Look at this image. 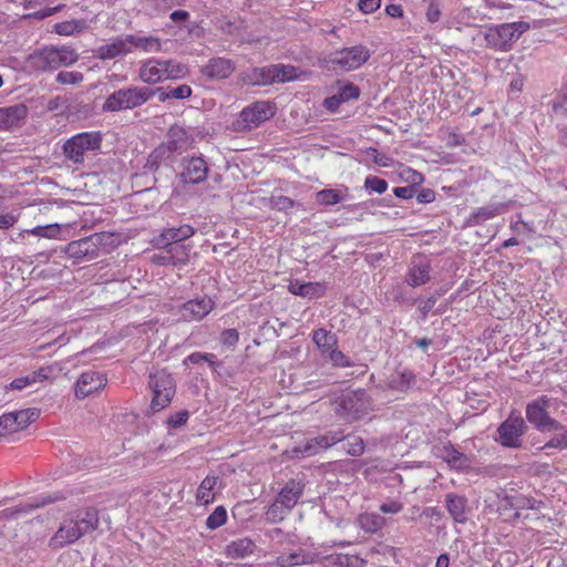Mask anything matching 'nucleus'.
Segmentation results:
<instances>
[{"label":"nucleus","mask_w":567,"mask_h":567,"mask_svg":"<svg viewBox=\"0 0 567 567\" xmlns=\"http://www.w3.org/2000/svg\"><path fill=\"white\" fill-rule=\"evenodd\" d=\"M317 202L321 205L331 206L341 203L347 198V189L328 188L317 193Z\"/></svg>","instance_id":"37"},{"label":"nucleus","mask_w":567,"mask_h":567,"mask_svg":"<svg viewBox=\"0 0 567 567\" xmlns=\"http://www.w3.org/2000/svg\"><path fill=\"white\" fill-rule=\"evenodd\" d=\"M85 28L84 20L62 21L54 24V31L60 35H73Z\"/></svg>","instance_id":"44"},{"label":"nucleus","mask_w":567,"mask_h":567,"mask_svg":"<svg viewBox=\"0 0 567 567\" xmlns=\"http://www.w3.org/2000/svg\"><path fill=\"white\" fill-rule=\"evenodd\" d=\"M549 432H554V435L543 446V449H558V450L567 449V430L565 429L564 425H561L558 422V426H550Z\"/></svg>","instance_id":"41"},{"label":"nucleus","mask_w":567,"mask_h":567,"mask_svg":"<svg viewBox=\"0 0 567 567\" xmlns=\"http://www.w3.org/2000/svg\"><path fill=\"white\" fill-rule=\"evenodd\" d=\"M527 426L520 415L511 414L497 429L496 441L505 447L518 449L522 446V436Z\"/></svg>","instance_id":"11"},{"label":"nucleus","mask_w":567,"mask_h":567,"mask_svg":"<svg viewBox=\"0 0 567 567\" xmlns=\"http://www.w3.org/2000/svg\"><path fill=\"white\" fill-rule=\"evenodd\" d=\"M188 417H189L188 411L182 410L179 412L172 414L167 420V424H168V426H171L173 429H177V427H181L182 425L186 424Z\"/></svg>","instance_id":"60"},{"label":"nucleus","mask_w":567,"mask_h":567,"mask_svg":"<svg viewBox=\"0 0 567 567\" xmlns=\"http://www.w3.org/2000/svg\"><path fill=\"white\" fill-rule=\"evenodd\" d=\"M359 526L367 533H375L384 526V518L375 513H363L358 517Z\"/></svg>","instance_id":"38"},{"label":"nucleus","mask_w":567,"mask_h":567,"mask_svg":"<svg viewBox=\"0 0 567 567\" xmlns=\"http://www.w3.org/2000/svg\"><path fill=\"white\" fill-rule=\"evenodd\" d=\"M551 399L547 395H540L529 402L526 406V419L540 432H549L550 426H558V422L548 415Z\"/></svg>","instance_id":"13"},{"label":"nucleus","mask_w":567,"mask_h":567,"mask_svg":"<svg viewBox=\"0 0 567 567\" xmlns=\"http://www.w3.org/2000/svg\"><path fill=\"white\" fill-rule=\"evenodd\" d=\"M401 177L405 181V182H409L412 184V186L414 185H419L423 182V176L421 173L410 168V167H406L402 171L401 173Z\"/></svg>","instance_id":"61"},{"label":"nucleus","mask_w":567,"mask_h":567,"mask_svg":"<svg viewBox=\"0 0 567 567\" xmlns=\"http://www.w3.org/2000/svg\"><path fill=\"white\" fill-rule=\"evenodd\" d=\"M499 214H501V205L483 206L472 213V215L470 217V221L473 225H480L488 219L496 217Z\"/></svg>","instance_id":"40"},{"label":"nucleus","mask_w":567,"mask_h":567,"mask_svg":"<svg viewBox=\"0 0 567 567\" xmlns=\"http://www.w3.org/2000/svg\"><path fill=\"white\" fill-rule=\"evenodd\" d=\"M312 341L322 355H326L337 344V337L323 328L312 331Z\"/></svg>","instance_id":"35"},{"label":"nucleus","mask_w":567,"mask_h":567,"mask_svg":"<svg viewBox=\"0 0 567 567\" xmlns=\"http://www.w3.org/2000/svg\"><path fill=\"white\" fill-rule=\"evenodd\" d=\"M445 507L455 523H466L468 514V501L465 496L455 493H447L445 495Z\"/></svg>","instance_id":"24"},{"label":"nucleus","mask_w":567,"mask_h":567,"mask_svg":"<svg viewBox=\"0 0 567 567\" xmlns=\"http://www.w3.org/2000/svg\"><path fill=\"white\" fill-rule=\"evenodd\" d=\"M172 258V266L185 265L189 259L190 247L185 244L163 245Z\"/></svg>","instance_id":"36"},{"label":"nucleus","mask_w":567,"mask_h":567,"mask_svg":"<svg viewBox=\"0 0 567 567\" xmlns=\"http://www.w3.org/2000/svg\"><path fill=\"white\" fill-rule=\"evenodd\" d=\"M130 53V47L126 41V35L111 39L110 42L99 47L96 50L97 58L102 60H111L118 56H124Z\"/></svg>","instance_id":"26"},{"label":"nucleus","mask_w":567,"mask_h":567,"mask_svg":"<svg viewBox=\"0 0 567 567\" xmlns=\"http://www.w3.org/2000/svg\"><path fill=\"white\" fill-rule=\"evenodd\" d=\"M240 80L248 85H270L276 83L274 64L264 68H251L240 73Z\"/></svg>","instance_id":"22"},{"label":"nucleus","mask_w":567,"mask_h":567,"mask_svg":"<svg viewBox=\"0 0 567 567\" xmlns=\"http://www.w3.org/2000/svg\"><path fill=\"white\" fill-rule=\"evenodd\" d=\"M316 555L303 549H299L289 554H282L276 558L275 564L278 567H293L305 564H312Z\"/></svg>","instance_id":"30"},{"label":"nucleus","mask_w":567,"mask_h":567,"mask_svg":"<svg viewBox=\"0 0 567 567\" xmlns=\"http://www.w3.org/2000/svg\"><path fill=\"white\" fill-rule=\"evenodd\" d=\"M188 69L175 60L148 59L140 68L138 76L147 84H156L166 80L183 79Z\"/></svg>","instance_id":"3"},{"label":"nucleus","mask_w":567,"mask_h":567,"mask_svg":"<svg viewBox=\"0 0 567 567\" xmlns=\"http://www.w3.org/2000/svg\"><path fill=\"white\" fill-rule=\"evenodd\" d=\"M199 364L202 362H207L212 368L216 365L215 354L205 353V352H193L186 357L184 363Z\"/></svg>","instance_id":"56"},{"label":"nucleus","mask_w":567,"mask_h":567,"mask_svg":"<svg viewBox=\"0 0 567 567\" xmlns=\"http://www.w3.org/2000/svg\"><path fill=\"white\" fill-rule=\"evenodd\" d=\"M14 432H17V425H14L12 412L2 414L0 416V436Z\"/></svg>","instance_id":"57"},{"label":"nucleus","mask_w":567,"mask_h":567,"mask_svg":"<svg viewBox=\"0 0 567 567\" xmlns=\"http://www.w3.org/2000/svg\"><path fill=\"white\" fill-rule=\"evenodd\" d=\"M425 19L430 23L440 21L442 17L443 0H422Z\"/></svg>","instance_id":"43"},{"label":"nucleus","mask_w":567,"mask_h":567,"mask_svg":"<svg viewBox=\"0 0 567 567\" xmlns=\"http://www.w3.org/2000/svg\"><path fill=\"white\" fill-rule=\"evenodd\" d=\"M372 410V399L363 389L342 393L337 401L336 408L337 414L349 422L367 416Z\"/></svg>","instance_id":"5"},{"label":"nucleus","mask_w":567,"mask_h":567,"mask_svg":"<svg viewBox=\"0 0 567 567\" xmlns=\"http://www.w3.org/2000/svg\"><path fill=\"white\" fill-rule=\"evenodd\" d=\"M431 266L426 260L413 261L409 268L406 282L411 287H419L430 281Z\"/></svg>","instance_id":"29"},{"label":"nucleus","mask_w":567,"mask_h":567,"mask_svg":"<svg viewBox=\"0 0 567 567\" xmlns=\"http://www.w3.org/2000/svg\"><path fill=\"white\" fill-rule=\"evenodd\" d=\"M126 41L130 47V53L142 51L145 53L159 52L162 50L161 39L154 35H146L142 32L126 34Z\"/></svg>","instance_id":"23"},{"label":"nucleus","mask_w":567,"mask_h":567,"mask_svg":"<svg viewBox=\"0 0 567 567\" xmlns=\"http://www.w3.org/2000/svg\"><path fill=\"white\" fill-rule=\"evenodd\" d=\"M14 417V425H17V432L25 429L29 424H31L38 416V413L34 410H20L12 412Z\"/></svg>","instance_id":"48"},{"label":"nucleus","mask_w":567,"mask_h":567,"mask_svg":"<svg viewBox=\"0 0 567 567\" xmlns=\"http://www.w3.org/2000/svg\"><path fill=\"white\" fill-rule=\"evenodd\" d=\"M276 83H285L300 79L298 68L288 64H274Z\"/></svg>","instance_id":"39"},{"label":"nucleus","mask_w":567,"mask_h":567,"mask_svg":"<svg viewBox=\"0 0 567 567\" xmlns=\"http://www.w3.org/2000/svg\"><path fill=\"white\" fill-rule=\"evenodd\" d=\"M107 383L106 375L95 370H89L80 374L74 393L78 399H84L102 390Z\"/></svg>","instance_id":"16"},{"label":"nucleus","mask_w":567,"mask_h":567,"mask_svg":"<svg viewBox=\"0 0 567 567\" xmlns=\"http://www.w3.org/2000/svg\"><path fill=\"white\" fill-rule=\"evenodd\" d=\"M256 549L255 543L247 537L238 538L227 544L225 554L233 559L245 558Z\"/></svg>","instance_id":"31"},{"label":"nucleus","mask_w":567,"mask_h":567,"mask_svg":"<svg viewBox=\"0 0 567 567\" xmlns=\"http://www.w3.org/2000/svg\"><path fill=\"white\" fill-rule=\"evenodd\" d=\"M219 340L225 347L233 348L239 341V333L236 329H226L220 333Z\"/></svg>","instance_id":"59"},{"label":"nucleus","mask_w":567,"mask_h":567,"mask_svg":"<svg viewBox=\"0 0 567 567\" xmlns=\"http://www.w3.org/2000/svg\"><path fill=\"white\" fill-rule=\"evenodd\" d=\"M370 58L369 50L362 45L344 48L331 53L327 64L333 71L348 72L360 68Z\"/></svg>","instance_id":"9"},{"label":"nucleus","mask_w":567,"mask_h":567,"mask_svg":"<svg viewBox=\"0 0 567 567\" xmlns=\"http://www.w3.org/2000/svg\"><path fill=\"white\" fill-rule=\"evenodd\" d=\"M101 144L102 134L100 132H82L66 140L62 148L68 161L73 164H82L85 153L97 151Z\"/></svg>","instance_id":"7"},{"label":"nucleus","mask_w":567,"mask_h":567,"mask_svg":"<svg viewBox=\"0 0 567 567\" xmlns=\"http://www.w3.org/2000/svg\"><path fill=\"white\" fill-rule=\"evenodd\" d=\"M63 7H64L63 4H59V6L52 7V8H43L41 10L34 11V12L28 14L27 17L38 19V20H43L48 17L53 16L54 13L60 11Z\"/></svg>","instance_id":"63"},{"label":"nucleus","mask_w":567,"mask_h":567,"mask_svg":"<svg viewBox=\"0 0 567 567\" xmlns=\"http://www.w3.org/2000/svg\"><path fill=\"white\" fill-rule=\"evenodd\" d=\"M381 6V0H359V10L365 14L373 13Z\"/></svg>","instance_id":"64"},{"label":"nucleus","mask_w":567,"mask_h":567,"mask_svg":"<svg viewBox=\"0 0 567 567\" xmlns=\"http://www.w3.org/2000/svg\"><path fill=\"white\" fill-rule=\"evenodd\" d=\"M78 59L79 54L71 47L49 45L31 53L28 63L35 71H54L61 66L72 65Z\"/></svg>","instance_id":"2"},{"label":"nucleus","mask_w":567,"mask_h":567,"mask_svg":"<svg viewBox=\"0 0 567 567\" xmlns=\"http://www.w3.org/2000/svg\"><path fill=\"white\" fill-rule=\"evenodd\" d=\"M148 385L153 398L151 409L154 412L165 409L173 400L176 385L171 373L166 370H158L150 374Z\"/></svg>","instance_id":"8"},{"label":"nucleus","mask_w":567,"mask_h":567,"mask_svg":"<svg viewBox=\"0 0 567 567\" xmlns=\"http://www.w3.org/2000/svg\"><path fill=\"white\" fill-rule=\"evenodd\" d=\"M440 456L453 468L462 470L470 465L465 454L454 449L452 444H446L440 450Z\"/></svg>","instance_id":"33"},{"label":"nucleus","mask_w":567,"mask_h":567,"mask_svg":"<svg viewBox=\"0 0 567 567\" xmlns=\"http://www.w3.org/2000/svg\"><path fill=\"white\" fill-rule=\"evenodd\" d=\"M336 93L323 100L322 105L330 113H336L341 104L354 101L360 97V89L352 82L338 80L336 82Z\"/></svg>","instance_id":"15"},{"label":"nucleus","mask_w":567,"mask_h":567,"mask_svg":"<svg viewBox=\"0 0 567 567\" xmlns=\"http://www.w3.org/2000/svg\"><path fill=\"white\" fill-rule=\"evenodd\" d=\"M99 513L95 508L78 512L73 517L64 518L59 529L51 537L52 548H62L79 540L99 527Z\"/></svg>","instance_id":"1"},{"label":"nucleus","mask_w":567,"mask_h":567,"mask_svg":"<svg viewBox=\"0 0 567 567\" xmlns=\"http://www.w3.org/2000/svg\"><path fill=\"white\" fill-rule=\"evenodd\" d=\"M215 308V301L208 297H198L184 302L178 308V316L183 321H200Z\"/></svg>","instance_id":"14"},{"label":"nucleus","mask_w":567,"mask_h":567,"mask_svg":"<svg viewBox=\"0 0 567 567\" xmlns=\"http://www.w3.org/2000/svg\"><path fill=\"white\" fill-rule=\"evenodd\" d=\"M364 188L370 193L383 194L388 189V182L373 175L364 179Z\"/></svg>","instance_id":"53"},{"label":"nucleus","mask_w":567,"mask_h":567,"mask_svg":"<svg viewBox=\"0 0 567 567\" xmlns=\"http://www.w3.org/2000/svg\"><path fill=\"white\" fill-rule=\"evenodd\" d=\"M324 357L328 358L336 367L347 368L353 365L352 361L336 347H333Z\"/></svg>","instance_id":"54"},{"label":"nucleus","mask_w":567,"mask_h":567,"mask_svg":"<svg viewBox=\"0 0 567 567\" xmlns=\"http://www.w3.org/2000/svg\"><path fill=\"white\" fill-rule=\"evenodd\" d=\"M342 439V431L329 432L327 434L309 439L303 445L298 446L296 452L302 454L303 456H312L320 453L321 451L329 449L338 442H341Z\"/></svg>","instance_id":"17"},{"label":"nucleus","mask_w":567,"mask_h":567,"mask_svg":"<svg viewBox=\"0 0 567 567\" xmlns=\"http://www.w3.org/2000/svg\"><path fill=\"white\" fill-rule=\"evenodd\" d=\"M159 93V101L164 102L168 99H175V100H184L192 95V89L187 84H181L177 87L169 89L167 91H162L158 89Z\"/></svg>","instance_id":"46"},{"label":"nucleus","mask_w":567,"mask_h":567,"mask_svg":"<svg viewBox=\"0 0 567 567\" xmlns=\"http://www.w3.org/2000/svg\"><path fill=\"white\" fill-rule=\"evenodd\" d=\"M195 235V228L188 224L179 225L177 227H169L162 230V233L153 239L155 247H162L169 244H182V241Z\"/></svg>","instance_id":"19"},{"label":"nucleus","mask_w":567,"mask_h":567,"mask_svg":"<svg viewBox=\"0 0 567 567\" xmlns=\"http://www.w3.org/2000/svg\"><path fill=\"white\" fill-rule=\"evenodd\" d=\"M227 520V512L224 506H218L215 511L207 517L206 526L209 529H216L223 526Z\"/></svg>","instance_id":"50"},{"label":"nucleus","mask_w":567,"mask_h":567,"mask_svg":"<svg viewBox=\"0 0 567 567\" xmlns=\"http://www.w3.org/2000/svg\"><path fill=\"white\" fill-rule=\"evenodd\" d=\"M528 29L529 23L525 21L503 23L489 28L485 33V40L489 48L498 51H507Z\"/></svg>","instance_id":"6"},{"label":"nucleus","mask_w":567,"mask_h":567,"mask_svg":"<svg viewBox=\"0 0 567 567\" xmlns=\"http://www.w3.org/2000/svg\"><path fill=\"white\" fill-rule=\"evenodd\" d=\"M155 91L145 86H127L111 93L103 103L104 112H121L142 106L154 96Z\"/></svg>","instance_id":"4"},{"label":"nucleus","mask_w":567,"mask_h":567,"mask_svg":"<svg viewBox=\"0 0 567 567\" xmlns=\"http://www.w3.org/2000/svg\"><path fill=\"white\" fill-rule=\"evenodd\" d=\"M219 478L217 476H206L199 484L196 493V499L203 505L214 502L216 495V486Z\"/></svg>","instance_id":"34"},{"label":"nucleus","mask_w":567,"mask_h":567,"mask_svg":"<svg viewBox=\"0 0 567 567\" xmlns=\"http://www.w3.org/2000/svg\"><path fill=\"white\" fill-rule=\"evenodd\" d=\"M84 76L78 71H61L56 74V82L60 84H78L83 81Z\"/></svg>","instance_id":"55"},{"label":"nucleus","mask_w":567,"mask_h":567,"mask_svg":"<svg viewBox=\"0 0 567 567\" xmlns=\"http://www.w3.org/2000/svg\"><path fill=\"white\" fill-rule=\"evenodd\" d=\"M193 140L187 131L178 125L172 126L167 134V147L171 152L182 153L186 151Z\"/></svg>","instance_id":"28"},{"label":"nucleus","mask_w":567,"mask_h":567,"mask_svg":"<svg viewBox=\"0 0 567 567\" xmlns=\"http://www.w3.org/2000/svg\"><path fill=\"white\" fill-rule=\"evenodd\" d=\"M158 252L151 256L152 264L156 266H168L172 265V258L169 257L166 248H159Z\"/></svg>","instance_id":"62"},{"label":"nucleus","mask_w":567,"mask_h":567,"mask_svg":"<svg viewBox=\"0 0 567 567\" xmlns=\"http://www.w3.org/2000/svg\"><path fill=\"white\" fill-rule=\"evenodd\" d=\"M288 290L296 296L302 298L316 299L322 297L327 291V286L322 282H301L299 280L291 281Z\"/></svg>","instance_id":"27"},{"label":"nucleus","mask_w":567,"mask_h":567,"mask_svg":"<svg viewBox=\"0 0 567 567\" xmlns=\"http://www.w3.org/2000/svg\"><path fill=\"white\" fill-rule=\"evenodd\" d=\"M102 240V234H93L69 243L64 248V252L69 258H72L78 262L82 260H92L99 256Z\"/></svg>","instance_id":"12"},{"label":"nucleus","mask_w":567,"mask_h":567,"mask_svg":"<svg viewBox=\"0 0 567 567\" xmlns=\"http://www.w3.org/2000/svg\"><path fill=\"white\" fill-rule=\"evenodd\" d=\"M208 174V165L203 157H190L184 159L181 178L186 184H199Z\"/></svg>","instance_id":"18"},{"label":"nucleus","mask_w":567,"mask_h":567,"mask_svg":"<svg viewBox=\"0 0 567 567\" xmlns=\"http://www.w3.org/2000/svg\"><path fill=\"white\" fill-rule=\"evenodd\" d=\"M553 114L560 118H567V80L560 93L553 100Z\"/></svg>","instance_id":"45"},{"label":"nucleus","mask_w":567,"mask_h":567,"mask_svg":"<svg viewBox=\"0 0 567 567\" xmlns=\"http://www.w3.org/2000/svg\"><path fill=\"white\" fill-rule=\"evenodd\" d=\"M235 71V63L226 58H213L200 70L209 80H225Z\"/></svg>","instance_id":"20"},{"label":"nucleus","mask_w":567,"mask_h":567,"mask_svg":"<svg viewBox=\"0 0 567 567\" xmlns=\"http://www.w3.org/2000/svg\"><path fill=\"white\" fill-rule=\"evenodd\" d=\"M60 230L61 229H60L59 224H50V225H44V226H37V227L28 230V233L33 236L52 239V238L58 237V235L60 234Z\"/></svg>","instance_id":"52"},{"label":"nucleus","mask_w":567,"mask_h":567,"mask_svg":"<svg viewBox=\"0 0 567 567\" xmlns=\"http://www.w3.org/2000/svg\"><path fill=\"white\" fill-rule=\"evenodd\" d=\"M290 508H286L285 505L275 498V501L268 506L265 515L269 523L277 524L282 522L290 514Z\"/></svg>","instance_id":"42"},{"label":"nucleus","mask_w":567,"mask_h":567,"mask_svg":"<svg viewBox=\"0 0 567 567\" xmlns=\"http://www.w3.org/2000/svg\"><path fill=\"white\" fill-rule=\"evenodd\" d=\"M515 509H538L542 502L525 496H515Z\"/></svg>","instance_id":"58"},{"label":"nucleus","mask_w":567,"mask_h":567,"mask_svg":"<svg viewBox=\"0 0 567 567\" xmlns=\"http://www.w3.org/2000/svg\"><path fill=\"white\" fill-rule=\"evenodd\" d=\"M276 113V106L270 101H257L244 107L239 114L238 128L250 131L270 120Z\"/></svg>","instance_id":"10"},{"label":"nucleus","mask_w":567,"mask_h":567,"mask_svg":"<svg viewBox=\"0 0 567 567\" xmlns=\"http://www.w3.org/2000/svg\"><path fill=\"white\" fill-rule=\"evenodd\" d=\"M295 205L296 202L293 199L282 195L271 196L268 203L269 208L278 212H288L289 209L295 207Z\"/></svg>","instance_id":"51"},{"label":"nucleus","mask_w":567,"mask_h":567,"mask_svg":"<svg viewBox=\"0 0 567 567\" xmlns=\"http://www.w3.org/2000/svg\"><path fill=\"white\" fill-rule=\"evenodd\" d=\"M342 441H346L344 449L349 455L360 456L364 452V442L360 436L343 434Z\"/></svg>","instance_id":"49"},{"label":"nucleus","mask_w":567,"mask_h":567,"mask_svg":"<svg viewBox=\"0 0 567 567\" xmlns=\"http://www.w3.org/2000/svg\"><path fill=\"white\" fill-rule=\"evenodd\" d=\"M27 115L28 109L22 103L0 107V130L7 131L22 125Z\"/></svg>","instance_id":"21"},{"label":"nucleus","mask_w":567,"mask_h":567,"mask_svg":"<svg viewBox=\"0 0 567 567\" xmlns=\"http://www.w3.org/2000/svg\"><path fill=\"white\" fill-rule=\"evenodd\" d=\"M415 382L412 371L404 369L392 373L386 380V386L395 391H408Z\"/></svg>","instance_id":"32"},{"label":"nucleus","mask_w":567,"mask_h":567,"mask_svg":"<svg viewBox=\"0 0 567 567\" xmlns=\"http://www.w3.org/2000/svg\"><path fill=\"white\" fill-rule=\"evenodd\" d=\"M210 22L214 28L226 34H231L236 30L235 21L230 17L223 13L215 14L210 19Z\"/></svg>","instance_id":"47"},{"label":"nucleus","mask_w":567,"mask_h":567,"mask_svg":"<svg viewBox=\"0 0 567 567\" xmlns=\"http://www.w3.org/2000/svg\"><path fill=\"white\" fill-rule=\"evenodd\" d=\"M305 491V484L300 480H289L279 491L276 498L286 506L292 508L297 505Z\"/></svg>","instance_id":"25"}]
</instances>
